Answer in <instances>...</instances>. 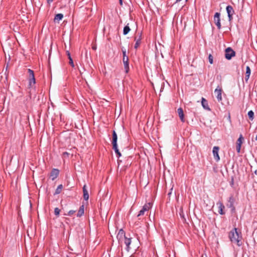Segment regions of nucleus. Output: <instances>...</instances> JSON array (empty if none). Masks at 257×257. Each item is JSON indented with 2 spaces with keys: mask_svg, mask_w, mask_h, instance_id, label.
I'll use <instances>...</instances> for the list:
<instances>
[{
  "mask_svg": "<svg viewBox=\"0 0 257 257\" xmlns=\"http://www.w3.org/2000/svg\"><path fill=\"white\" fill-rule=\"evenodd\" d=\"M243 140H244V138L242 137V135H240L239 137L236 142V151L238 153H239L240 152L241 146L242 144V141H243Z\"/></svg>",
  "mask_w": 257,
  "mask_h": 257,
  "instance_id": "obj_7",
  "label": "nucleus"
},
{
  "mask_svg": "<svg viewBox=\"0 0 257 257\" xmlns=\"http://www.w3.org/2000/svg\"><path fill=\"white\" fill-rule=\"evenodd\" d=\"M69 154L68 152H64L63 153V155L64 156H67L68 157L69 156Z\"/></svg>",
  "mask_w": 257,
  "mask_h": 257,
  "instance_id": "obj_36",
  "label": "nucleus"
},
{
  "mask_svg": "<svg viewBox=\"0 0 257 257\" xmlns=\"http://www.w3.org/2000/svg\"><path fill=\"white\" fill-rule=\"evenodd\" d=\"M60 212V209H59L58 207H56L54 209V214L57 216H58L59 215Z\"/></svg>",
  "mask_w": 257,
  "mask_h": 257,
  "instance_id": "obj_28",
  "label": "nucleus"
},
{
  "mask_svg": "<svg viewBox=\"0 0 257 257\" xmlns=\"http://www.w3.org/2000/svg\"><path fill=\"white\" fill-rule=\"evenodd\" d=\"M125 237H126V236L124 231L122 229H120L117 235V238L118 241L120 242L121 240H122Z\"/></svg>",
  "mask_w": 257,
  "mask_h": 257,
  "instance_id": "obj_12",
  "label": "nucleus"
},
{
  "mask_svg": "<svg viewBox=\"0 0 257 257\" xmlns=\"http://www.w3.org/2000/svg\"><path fill=\"white\" fill-rule=\"evenodd\" d=\"M254 173L257 175V170H255L254 172Z\"/></svg>",
  "mask_w": 257,
  "mask_h": 257,
  "instance_id": "obj_42",
  "label": "nucleus"
},
{
  "mask_svg": "<svg viewBox=\"0 0 257 257\" xmlns=\"http://www.w3.org/2000/svg\"><path fill=\"white\" fill-rule=\"evenodd\" d=\"M228 15L229 21H231L232 20V19H233V18H232L233 15H230H230Z\"/></svg>",
  "mask_w": 257,
  "mask_h": 257,
  "instance_id": "obj_34",
  "label": "nucleus"
},
{
  "mask_svg": "<svg viewBox=\"0 0 257 257\" xmlns=\"http://www.w3.org/2000/svg\"><path fill=\"white\" fill-rule=\"evenodd\" d=\"M75 212V210H70L68 213V215H69V216H71Z\"/></svg>",
  "mask_w": 257,
  "mask_h": 257,
  "instance_id": "obj_33",
  "label": "nucleus"
},
{
  "mask_svg": "<svg viewBox=\"0 0 257 257\" xmlns=\"http://www.w3.org/2000/svg\"><path fill=\"white\" fill-rule=\"evenodd\" d=\"M53 1V0H47V2L48 4H51V3H52Z\"/></svg>",
  "mask_w": 257,
  "mask_h": 257,
  "instance_id": "obj_38",
  "label": "nucleus"
},
{
  "mask_svg": "<svg viewBox=\"0 0 257 257\" xmlns=\"http://www.w3.org/2000/svg\"><path fill=\"white\" fill-rule=\"evenodd\" d=\"M124 243H125L126 246V249L128 250V249L130 248V245L131 243L132 242V238L131 237H127L126 236L124 238Z\"/></svg>",
  "mask_w": 257,
  "mask_h": 257,
  "instance_id": "obj_17",
  "label": "nucleus"
},
{
  "mask_svg": "<svg viewBox=\"0 0 257 257\" xmlns=\"http://www.w3.org/2000/svg\"><path fill=\"white\" fill-rule=\"evenodd\" d=\"M62 189H63V185L62 184L59 185L57 187V189H56L55 192L54 194L57 195V194H60L61 192Z\"/></svg>",
  "mask_w": 257,
  "mask_h": 257,
  "instance_id": "obj_23",
  "label": "nucleus"
},
{
  "mask_svg": "<svg viewBox=\"0 0 257 257\" xmlns=\"http://www.w3.org/2000/svg\"><path fill=\"white\" fill-rule=\"evenodd\" d=\"M59 174V170L57 169H53L50 173V177L52 180H54L57 178Z\"/></svg>",
  "mask_w": 257,
  "mask_h": 257,
  "instance_id": "obj_10",
  "label": "nucleus"
},
{
  "mask_svg": "<svg viewBox=\"0 0 257 257\" xmlns=\"http://www.w3.org/2000/svg\"><path fill=\"white\" fill-rule=\"evenodd\" d=\"M145 211L143 209H142L139 211V214H138V216H138V217H139V216H141V215H143L144 214V213H145Z\"/></svg>",
  "mask_w": 257,
  "mask_h": 257,
  "instance_id": "obj_31",
  "label": "nucleus"
},
{
  "mask_svg": "<svg viewBox=\"0 0 257 257\" xmlns=\"http://www.w3.org/2000/svg\"><path fill=\"white\" fill-rule=\"evenodd\" d=\"M35 257H38V256H35Z\"/></svg>",
  "mask_w": 257,
  "mask_h": 257,
  "instance_id": "obj_44",
  "label": "nucleus"
},
{
  "mask_svg": "<svg viewBox=\"0 0 257 257\" xmlns=\"http://www.w3.org/2000/svg\"><path fill=\"white\" fill-rule=\"evenodd\" d=\"M219 150V147L215 146L213 148V154L214 158L216 161L218 162L220 160V157L218 155V151Z\"/></svg>",
  "mask_w": 257,
  "mask_h": 257,
  "instance_id": "obj_9",
  "label": "nucleus"
},
{
  "mask_svg": "<svg viewBox=\"0 0 257 257\" xmlns=\"http://www.w3.org/2000/svg\"><path fill=\"white\" fill-rule=\"evenodd\" d=\"M130 31H131V29H130V27L128 26V24L126 26H125L123 28V34L124 35H126L130 32Z\"/></svg>",
  "mask_w": 257,
  "mask_h": 257,
  "instance_id": "obj_22",
  "label": "nucleus"
},
{
  "mask_svg": "<svg viewBox=\"0 0 257 257\" xmlns=\"http://www.w3.org/2000/svg\"><path fill=\"white\" fill-rule=\"evenodd\" d=\"M69 63L71 65L72 67H74V64L73 60L71 57H70Z\"/></svg>",
  "mask_w": 257,
  "mask_h": 257,
  "instance_id": "obj_32",
  "label": "nucleus"
},
{
  "mask_svg": "<svg viewBox=\"0 0 257 257\" xmlns=\"http://www.w3.org/2000/svg\"><path fill=\"white\" fill-rule=\"evenodd\" d=\"M63 18V15L62 14H56L55 16L54 21V22L59 23L60 20H61Z\"/></svg>",
  "mask_w": 257,
  "mask_h": 257,
  "instance_id": "obj_19",
  "label": "nucleus"
},
{
  "mask_svg": "<svg viewBox=\"0 0 257 257\" xmlns=\"http://www.w3.org/2000/svg\"><path fill=\"white\" fill-rule=\"evenodd\" d=\"M112 149L114 150L115 153L117 156V157H119L121 156V153L119 152L117 146L116 147H112Z\"/></svg>",
  "mask_w": 257,
  "mask_h": 257,
  "instance_id": "obj_26",
  "label": "nucleus"
},
{
  "mask_svg": "<svg viewBox=\"0 0 257 257\" xmlns=\"http://www.w3.org/2000/svg\"><path fill=\"white\" fill-rule=\"evenodd\" d=\"M117 136L115 131H113L112 132V147H116L117 146Z\"/></svg>",
  "mask_w": 257,
  "mask_h": 257,
  "instance_id": "obj_13",
  "label": "nucleus"
},
{
  "mask_svg": "<svg viewBox=\"0 0 257 257\" xmlns=\"http://www.w3.org/2000/svg\"><path fill=\"white\" fill-rule=\"evenodd\" d=\"M235 202V198L233 197V195H231L228 200V202L227 204V206L228 208H231L232 211H234L235 209V207L234 206V203Z\"/></svg>",
  "mask_w": 257,
  "mask_h": 257,
  "instance_id": "obj_5",
  "label": "nucleus"
},
{
  "mask_svg": "<svg viewBox=\"0 0 257 257\" xmlns=\"http://www.w3.org/2000/svg\"><path fill=\"white\" fill-rule=\"evenodd\" d=\"M228 237L230 240L232 242L236 243L237 246H240L242 244L241 241L242 236L240 232L237 231L236 228H234L229 231Z\"/></svg>",
  "mask_w": 257,
  "mask_h": 257,
  "instance_id": "obj_1",
  "label": "nucleus"
},
{
  "mask_svg": "<svg viewBox=\"0 0 257 257\" xmlns=\"http://www.w3.org/2000/svg\"><path fill=\"white\" fill-rule=\"evenodd\" d=\"M28 80L29 88H33L35 86V84H36V79L35 77H33V78H29Z\"/></svg>",
  "mask_w": 257,
  "mask_h": 257,
  "instance_id": "obj_18",
  "label": "nucleus"
},
{
  "mask_svg": "<svg viewBox=\"0 0 257 257\" xmlns=\"http://www.w3.org/2000/svg\"><path fill=\"white\" fill-rule=\"evenodd\" d=\"M227 15H233L234 13V10L232 6H227L226 8Z\"/></svg>",
  "mask_w": 257,
  "mask_h": 257,
  "instance_id": "obj_21",
  "label": "nucleus"
},
{
  "mask_svg": "<svg viewBox=\"0 0 257 257\" xmlns=\"http://www.w3.org/2000/svg\"><path fill=\"white\" fill-rule=\"evenodd\" d=\"M216 205L218 207V212L221 215H224L225 214V212L223 211V209L225 207L221 201H218L217 202Z\"/></svg>",
  "mask_w": 257,
  "mask_h": 257,
  "instance_id": "obj_11",
  "label": "nucleus"
},
{
  "mask_svg": "<svg viewBox=\"0 0 257 257\" xmlns=\"http://www.w3.org/2000/svg\"><path fill=\"white\" fill-rule=\"evenodd\" d=\"M247 114L249 119L252 120L254 118V112L252 110H250L248 112Z\"/></svg>",
  "mask_w": 257,
  "mask_h": 257,
  "instance_id": "obj_25",
  "label": "nucleus"
},
{
  "mask_svg": "<svg viewBox=\"0 0 257 257\" xmlns=\"http://www.w3.org/2000/svg\"><path fill=\"white\" fill-rule=\"evenodd\" d=\"M92 49L95 50L96 49V46H92Z\"/></svg>",
  "mask_w": 257,
  "mask_h": 257,
  "instance_id": "obj_41",
  "label": "nucleus"
},
{
  "mask_svg": "<svg viewBox=\"0 0 257 257\" xmlns=\"http://www.w3.org/2000/svg\"><path fill=\"white\" fill-rule=\"evenodd\" d=\"M214 93L216 95V98L218 102H220L222 101V89L221 88H219L218 87L215 89L214 91Z\"/></svg>",
  "mask_w": 257,
  "mask_h": 257,
  "instance_id": "obj_8",
  "label": "nucleus"
},
{
  "mask_svg": "<svg viewBox=\"0 0 257 257\" xmlns=\"http://www.w3.org/2000/svg\"><path fill=\"white\" fill-rule=\"evenodd\" d=\"M220 13H216L214 16V22L217 27L218 29L220 30L221 28L220 19Z\"/></svg>",
  "mask_w": 257,
  "mask_h": 257,
  "instance_id": "obj_6",
  "label": "nucleus"
},
{
  "mask_svg": "<svg viewBox=\"0 0 257 257\" xmlns=\"http://www.w3.org/2000/svg\"><path fill=\"white\" fill-rule=\"evenodd\" d=\"M142 33H138L137 35L135 37V41H136V43L134 46V48L136 49H137L138 47L140 46L141 44V40L142 39Z\"/></svg>",
  "mask_w": 257,
  "mask_h": 257,
  "instance_id": "obj_4",
  "label": "nucleus"
},
{
  "mask_svg": "<svg viewBox=\"0 0 257 257\" xmlns=\"http://www.w3.org/2000/svg\"><path fill=\"white\" fill-rule=\"evenodd\" d=\"M83 193L84 199L86 201H87L89 199V194L86 189V185H84L83 187Z\"/></svg>",
  "mask_w": 257,
  "mask_h": 257,
  "instance_id": "obj_16",
  "label": "nucleus"
},
{
  "mask_svg": "<svg viewBox=\"0 0 257 257\" xmlns=\"http://www.w3.org/2000/svg\"><path fill=\"white\" fill-rule=\"evenodd\" d=\"M28 79L29 78H33L35 77L34 71L31 70V69H28Z\"/></svg>",
  "mask_w": 257,
  "mask_h": 257,
  "instance_id": "obj_24",
  "label": "nucleus"
},
{
  "mask_svg": "<svg viewBox=\"0 0 257 257\" xmlns=\"http://www.w3.org/2000/svg\"><path fill=\"white\" fill-rule=\"evenodd\" d=\"M208 60L210 64H213V57L211 54H209L208 56Z\"/></svg>",
  "mask_w": 257,
  "mask_h": 257,
  "instance_id": "obj_30",
  "label": "nucleus"
},
{
  "mask_svg": "<svg viewBox=\"0 0 257 257\" xmlns=\"http://www.w3.org/2000/svg\"><path fill=\"white\" fill-rule=\"evenodd\" d=\"M249 76L250 75H247V74H245V80L246 82H247L249 78Z\"/></svg>",
  "mask_w": 257,
  "mask_h": 257,
  "instance_id": "obj_35",
  "label": "nucleus"
},
{
  "mask_svg": "<svg viewBox=\"0 0 257 257\" xmlns=\"http://www.w3.org/2000/svg\"><path fill=\"white\" fill-rule=\"evenodd\" d=\"M122 52L123 54V63L124 64V68L126 73H128L129 71V63H128V58L126 55V50L122 48Z\"/></svg>",
  "mask_w": 257,
  "mask_h": 257,
  "instance_id": "obj_2",
  "label": "nucleus"
},
{
  "mask_svg": "<svg viewBox=\"0 0 257 257\" xmlns=\"http://www.w3.org/2000/svg\"><path fill=\"white\" fill-rule=\"evenodd\" d=\"M84 205H82L81 206H80V207H79V209L78 210V213L77 214V217H81V216H82L84 214Z\"/></svg>",
  "mask_w": 257,
  "mask_h": 257,
  "instance_id": "obj_20",
  "label": "nucleus"
},
{
  "mask_svg": "<svg viewBox=\"0 0 257 257\" xmlns=\"http://www.w3.org/2000/svg\"><path fill=\"white\" fill-rule=\"evenodd\" d=\"M188 0H186V1H187Z\"/></svg>",
  "mask_w": 257,
  "mask_h": 257,
  "instance_id": "obj_45",
  "label": "nucleus"
},
{
  "mask_svg": "<svg viewBox=\"0 0 257 257\" xmlns=\"http://www.w3.org/2000/svg\"><path fill=\"white\" fill-rule=\"evenodd\" d=\"M150 206H151V203H148V204H145L142 209L145 211H148L149 210V209H150Z\"/></svg>",
  "mask_w": 257,
  "mask_h": 257,
  "instance_id": "obj_27",
  "label": "nucleus"
},
{
  "mask_svg": "<svg viewBox=\"0 0 257 257\" xmlns=\"http://www.w3.org/2000/svg\"><path fill=\"white\" fill-rule=\"evenodd\" d=\"M235 52L230 47H228L225 49V57L227 60H230L232 57L234 56Z\"/></svg>",
  "mask_w": 257,
  "mask_h": 257,
  "instance_id": "obj_3",
  "label": "nucleus"
},
{
  "mask_svg": "<svg viewBox=\"0 0 257 257\" xmlns=\"http://www.w3.org/2000/svg\"><path fill=\"white\" fill-rule=\"evenodd\" d=\"M201 104H202V107L204 108V109L207 110H210V108H209V106L208 104V101L204 97H202Z\"/></svg>",
  "mask_w": 257,
  "mask_h": 257,
  "instance_id": "obj_14",
  "label": "nucleus"
},
{
  "mask_svg": "<svg viewBox=\"0 0 257 257\" xmlns=\"http://www.w3.org/2000/svg\"><path fill=\"white\" fill-rule=\"evenodd\" d=\"M119 4L122 6V0H119Z\"/></svg>",
  "mask_w": 257,
  "mask_h": 257,
  "instance_id": "obj_40",
  "label": "nucleus"
},
{
  "mask_svg": "<svg viewBox=\"0 0 257 257\" xmlns=\"http://www.w3.org/2000/svg\"><path fill=\"white\" fill-rule=\"evenodd\" d=\"M250 73H251V70H250V67L248 66H247L246 67L245 74H247V75H250Z\"/></svg>",
  "mask_w": 257,
  "mask_h": 257,
  "instance_id": "obj_29",
  "label": "nucleus"
},
{
  "mask_svg": "<svg viewBox=\"0 0 257 257\" xmlns=\"http://www.w3.org/2000/svg\"><path fill=\"white\" fill-rule=\"evenodd\" d=\"M177 112L181 121L183 122H185V118L184 116V112L183 109L181 107L177 109Z\"/></svg>",
  "mask_w": 257,
  "mask_h": 257,
  "instance_id": "obj_15",
  "label": "nucleus"
},
{
  "mask_svg": "<svg viewBox=\"0 0 257 257\" xmlns=\"http://www.w3.org/2000/svg\"><path fill=\"white\" fill-rule=\"evenodd\" d=\"M66 53H67V56L68 57V59H69L70 57H71L70 53V52L69 51H67Z\"/></svg>",
  "mask_w": 257,
  "mask_h": 257,
  "instance_id": "obj_37",
  "label": "nucleus"
},
{
  "mask_svg": "<svg viewBox=\"0 0 257 257\" xmlns=\"http://www.w3.org/2000/svg\"><path fill=\"white\" fill-rule=\"evenodd\" d=\"M172 190H173V188H172L171 189V190H171V191H170V192H169V193H168V195L169 196H170V195H171V193H172V192H171V191H172Z\"/></svg>",
  "mask_w": 257,
  "mask_h": 257,
  "instance_id": "obj_39",
  "label": "nucleus"
},
{
  "mask_svg": "<svg viewBox=\"0 0 257 257\" xmlns=\"http://www.w3.org/2000/svg\"><path fill=\"white\" fill-rule=\"evenodd\" d=\"M255 141H257V135H256V136H255Z\"/></svg>",
  "mask_w": 257,
  "mask_h": 257,
  "instance_id": "obj_43",
  "label": "nucleus"
}]
</instances>
